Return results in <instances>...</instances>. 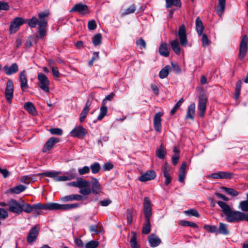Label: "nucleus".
<instances>
[{
    "instance_id": "obj_1",
    "label": "nucleus",
    "mask_w": 248,
    "mask_h": 248,
    "mask_svg": "<svg viewBox=\"0 0 248 248\" xmlns=\"http://www.w3.org/2000/svg\"><path fill=\"white\" fill-rule=\"evenodd\" d=\"M217 204L221 208L222 212L225 216V219L228 222H238L241 221L243 213L234 211L227 203L222 201L217 202Z\"/></svg>"
},
{
    "instance_id": "obj_2",
    "label": "nucleus",
    "mask_w": 248,
    "mask_h": 248,
    "mask_svg": "<svg viewBox=\"0 0 248 248\" xmlns=\"http://www.w3.org/2000/svg\"><path fill=\"white\" fill-rule=\"evenodd\" d=\"M42 210H49V203L45 204L40 203L31 204L25 202L23 200L22 213L23 212L27 213L33 212L37 215H40Z\"/></svg>"
},
{
    "instance_id": "obj_3",
    "label": "nucleus",
    "mask_w": 248,
    "mask_h": 248,
    "mask_svg": "<svg viewBox=\"0 0 248 248\" xmlns=\"http://www.w3.org/2000/svg\"><path fill=\"white\" fill-rule=\"evenodd\" d=\"M68 185L79 188L80 189L79 192L83 195H88L91 193L90 182L81 178H78L76 181L69 183Z\"/></svg>"
},
{
    "instance_id": "obj_4",
    "label": "nucleus",
    "mask_w": 248,
    "mask_h": 248,
    "mask_svg": "<svg viewBox=\"0 0 248 248\" xmlns=\"http://www.w3.org/2000/svg\"><path fill=\"white\" fill-rule=\"evenodd\" d=\"M49 15L48 11H45L39 13L38 17L39 19L38 34L39 37L43 38L46 34V27L47 25V21L46 18Z\"/></svg>"
},
{
    "instance_id": "obj_5",
    "label": "nucleus",
    "mask_w": 248,
    "mask_h": 248,
    "mask_svg": "<svg viewBox=\"0 0 248 248\" xmlns=\"http://www.w3.org/2000/svg\"><path fill=\"white\" fill-rule=\"evenodd\" d=\"M23 200H20L19 201L11 199L8 201L9 208L8 211L12 213L20 214L22 213V204Z\"/></svg>"
},
{
    "instance_id": "obj_6",
    "label": "nucleus",
    "mask_w": 248,
    "mask_h": 248,
    "mask_svg": "<svg viewBox=\"0 0 248 248\" xmlns=\"http://www.w3.org/2000/svg\"><path fill=\"white\" fill-rule=\"evenodd\" d=\"M38 79L39 87L46 93H49L50 81L46 76L44 74L40 73L38 74Z\"/></svg>"
},
{
    "instance_id": "obj_7",
    "label": "nucleus",
    "mask_w": 248,
    "mask_h": 248,
    "mask_svg": "<svg viewBox=\"0 0 248 248\" xmlns=\"http://www.w3.org/2000/svg\"><path fill=\"white\" fill-rule=\"evenodd\" d=\"M78 207V203L60 204L57 203H49V210L59 209L68 210L71 209L77 208Z\"/></svg>"
},
{
    "instance_id": "obj_8",
    "label": "nucleus",
    "mask_w": 248,
    "mask_h": 248,
    "mask_svg": "<svg viewBox=\"0 0 248 248\" xmlns=\"http://www.w3.org/2000/svg\"><path fill=\"white\" fill-rule=\"evenodd\" d=\"M248 40L247 36L244 35L240 44L238 56L241 60L245 58L248 51Z\"/></svg>"
},
{
    "instance_id": "obj_9",
    "label": "nucleus",
    "mask_w": 248,
    "mask_h": 248,
    "mask_svg": "<svg viewBox=\"0 0 248 248\" xmlns=\"http://www.w3.org/2000/svg\"><path fill=\"white\" fill-rule=\"evenodd\" d=\"M60 174H61L60 171H46L41 173H40L39 175L41 176H46L50 178H52L54 179L55 181L56 182H60V181H68V178H67L65 176H58Z\"/></svg>"
},
{
    "instance_id": "obj_10",
    "label": "nucleus",
    "mask_w": 248,
    "mask_h": 248,
    "mask_svg": "<svg viewBox=\"0 0 248 248\" xmlns=\"http://www.w3.org/2000/svg\"><path fill=\"white\" fill-rule=\"evenodd\" d=\"M25 23L24 19L22 17H16L10 23L9 32L10 34L16 33L19 27Z\"/></svg>"
},
{
    "instance_id": "obj_11",
    "label": "nucleus",
    "mask_w": 248,
    "mask_h": 248,
    "mask_svg": "<svg viewBox=\"0 0 248 248\" xmlns=\"http://www.w3.org/2000/svg\"><path fill=\"white\" fill-rule=\"evenodd\" d=\"M40 229L37 225L31 228L27 237V242L29 244H32L37 240L39 235Z\"/></svg>"
},
{
    "instance_id": "obj_12",
    "label": "nucleus",
    "mask_w": 248,
    "mask_h": 248,
    "mask_svg": "<svg viewBox=\"0 0 248 248\" xmlns=\"http://www.w3.org/2000/svg\"><path fill=\"white\" fill-rule=\"evenodd\" d=\"M152 204L149 197H146L144 199L143 211L145 219H150L152 215Z\"/></svg>"
},
{
    "instance_id": "obj_13",
    "label": "nucleus",
    "mask_w": 248,
    "mask_h": 248,
    "mask_svg": "<svg viewBox=\"0 0 248 248\" xmlns=\"http://www.w3.org/2000/svg\"><path fill=\"white\" fill-rule=\"evenodd\" d=\"M207 98L205 95L202 94L199 97L198 109L200 111V116L202 118L204 116L206 108Z\"/></svg>"
},
{
    "instance_id": "obj_14",
    "label": "nucleus",
    "mask_w": 248,
    "mask_h": 248,
    "mask_svg": "<svg viewBox=\"0 0 248 248\" xmlns=\"http://www.w3.org/2000/svg\"><path fill=\"white\" fill-rule=\"evenodd\" d=\"M14 83L12 80H9L6 84L5 95L8 103H11L13 97Z\"/></svg>"
},
{
    "instance_id": "obj_15",
    "label": "nucleus",
    "mask_w": 248,
    "mask_h": 248,
    "mask_svg": "<svg viewBox=\"0 0 248 248\" xmlns=\"http://www.w3.org/2000/svg\"><path fill=\"white\" fill-rule=\"evenodd\" d=\"M178 35L180 39V44L183 46H186L187 45V39L185 26L184 25L180 26L178 32Z\"/></svg>"
},
{
    "instance_id": "obj_16",
    "label": "nucleus",
    "mask_w": 248,
    "mask_h": 248,
    "mask_svg": "<svg viewBox=\"0 0 248 248\" xmlns=\"http://www.w3.org/2000/svg\"><path fill=\"white\" fill-rule=\"evenodd\" d=\"M70 12H78L80 15H85L89 13L88 6L82 3L75 4L70 10Z\"/></svg>"
},
{
    "instance_id": "obj_17",
    "label": "nucleus",
    "mask_w": 248,
    "mask_h": 248,
    "mask_svg": "<svg viewBox=\"0 0 248 248\" xmlns=\"http://www.w3.org/2000/svg\"><path fill=\"white\" fill-rule=\"evenodd\" d=\"M233 176V174L230 172L218 171L210 174L208 177L213 179H231Z\"/></svg>"
},
{
    "instance_id": "obj_18",
    "label": "nucleus",
    "mask_w": 248,
    "mask_h": 248,
    "mask_svg": "<svg viewBox=\"0 0 248 248\" xmlns=\"http://www.w3.org/2000/svg\"><path fill=\"white\" fill-rule=\"evenodd\" d=\"M86 133V130L83 126H80L75 127L71 132L72 136L78 138L84 137Z\"/></svg>"
},
{
    "instance_id": "obj_19",
    "label": "nucleus",
    "mask_w": 248,
    "mask_h": 248,
    "mask_svg": "<svg viewBox=\"0 0 248 248\" xmlns=\"http://www.w3.org/2000/svg\"><path fill=\"white\" fill-rule=\"evenodd\" d=\"M59 141V138L55 137H51L48 139V140L45 143L43 147L42 151L43 153H46L48 151L50 150L53 145Z\"/></svg>"
},
{
    "instance_id": "obj_20",
    "label": "nucleus",
    "mask_w": 248,
    "mask_h": 248,
    "mask_svg": "<svg viewBox=\"0 0 248 248\" xmlns=\"http://www.w3.org/2000/svg\"><path fill=\"white\" fill-rule=\"evenodd\" d=\"M155 176V172L154 170H148L142 174L139 178V180L140 182H146L154 179Z\"/></svg>"
},
{
    "instance_id": "obj_21",
    "label": "nucleus",
    "mask_w": 248,
    "mask_h": 248,
    "mask_svg": "<svg viewBox=\"0 0 248 248\" xmlns=\"http://www.w3.org/2000/svg\"><path fill=\"white\" fill-rule=\"evenodd\" d=\"M163 113L161 112L156 113L154 118V126L155 130L159 132L161 129V119Z\"/></svg>"
},
{
    "instance_id": "obj_22",
    "label": "nucleus",
    "mask_w": 248,
    "mask_h": 248,
    "mask_svg": "<svg viewBox=\"0 0 248 248\" xmlns=\"http://www.w3.org/2000/svg\"><path fill=\"white\" fill-rule=\"evenodd\" d=\"M19 79L20 81V87L23 91H25L28 88V85L27 79V74L25 70H23L20 73Z\"/></svg>"
},
{
    "instance_id": "obj_23",
    "label": "nucleus",
    "mask_w": 248,
    "mask_h": 248,
    "mask_svg": "<svg viewBox=\"0 0 248 248\" xmlns=\"http://www.w3.org/2000/svg\"><path fill=\"white\" fill-rule=\"evenodd\" d=\"M148 241L150 246L151 247H156L160 244L161 241L160 239L155 234L152 233L148 237Z\"/></svg>"
},
{
    "instance_id": "obj_24",
    "label": "nucleus",
    "mask_w": 248,
    "mask_h": 248,
    "mask_svg": "<svg viewBox=\"0 0 248 248\" xmlns=\"http://www.w3.org/2000/svg\"><path fill=\"white\" fill-rule=\"evenodd\" d=\"M92 179L91 192H92L95 195L98 194L101 191V185L97 179L93 177Z\"/></svg>"
},
{
    "instance_id": "obj_25",
    "label": "nucleus",
    "mask_w": 248,
    "mask_h": 248,
    "mask_svg": "<svg viewBox=\"0 0 248 248\" xmlns=\"http://www.w3.org/2000/svg\"><path fill=\"white\" fill-rule=\"evenodd\" d=\"M61 201L64 202L77 201H80L83 200V197L78 194H71L64 196L61 199Z\"/></svg>"
},
{
    "instance_id": "obj_26",
    "label": "nucleus",
    "mask_w": 248,
    "mask_h": 248,
    "mask_svg": "<svg viewBox=\"0 0 248 248\" xmlns=\"http://www.w3.org/2000/svg\"><path fill=\"white\" fill-rule=\"evenodd\" d=\"M4 70L7 75H11L18 71V66L16 63H14L10 66H5Z\"/></svg>"
},
{
    "instance_id": "obj_27",
    "label": "nucleus",
    "mask_w": 248,
    "mask_h": 248,
    "mask_svg": "<svg viewBox=\"0 0 248 248\" xmlns=\"http://www.w3.org/2000/svg\"><path fill=\"white\" fill-rule=\"evenodd\" d=\"M195 111V105L194 103L190 104L187 108L186 115L185 118L193 120Z\"/></svg>"
},
{
    "instance_id": "obj_28",
    "label": "nucleus",
    "mask_w": 248,
    "mask_h": 248,
    "mask_svg": "<svg viewBox=\"0 0 248 248\" xmlns=\"http://www.w3.org/2000/svg\"><path fill=\"white\" fill-rule=\"evenodd\" d=\"M24 108L31 115H35L37 114V111L34 105L31 102L25 103Z\"/></svg>"
},
{
    "instance_id": "obj_29",
    "label": "nucleus",
    "mask_w": 248,
    "mask_h": 248,
    "mask_svg": "<svg viewBox=\"0 0 248 248\" xmlns=\"http://www.w3.org/2000/svg\"><path fill=\"white\" fill-rule=\"evenodd\" d=\"M218 4L217 6L216 12L217 14L219 16H221L224 13L225 4H226V0H218Z\"/></svg>"
},
{
    "instance_id": "obj_30",
    "label": "nucleus",
    "mask_w": 248,
    "mask_h": 248,
    "mask_svg": "<svg viewBox=\"0 0 248 248\" xmlns=\"http://www.w3.org/2000/svg\"><path fill=\"white\" fill-rule=\"evenodd\" d=\"M217 232L218 233L223 235H228L230 233L229 230L228 228V225L222 222L219 223Z\"/></svg>"
},
{
    "instance_id": "obj_31",
    "label": "nucleus",
    "mask_w": 248,
    "mask_h": 248,
    "mask_svg": "<svg viewBox=\"0 0 248 248\" xmlns=\"http://www.w3.org/2000/svg\"><path fill=\"white\" fill-rule=\"evenodd\" d=\"M159 52L160 54L164 57H168L169 55L168 46L166 43H162L159 48Z\"/></svg>"
},
{
    "instance_id": "obj_32",
    "label": "nucleus",
    "mask_w": 248,
    "mask_h": 248,
    "mask_svg": "<svg viewBox=\"0 0 248 248\" xmlns=\"http://www.w3.org/2000/svg\"><path fill=\"white\" fill-rule=\"evenodd\" d=\"M170 46L172 50L176 54H180L181 52V48L178 39H176L170 42Z\"/></svg>"
},
{
    "instance_id": "obj_33",
    "label": "nucleus",
    "mask_w": 248,
    "mask_h": 248,
    "mask_svg": "<svg viewBox=\"0 0 248 248\" xmlns=\"http://www.w3.org/2000/svg\"><path fill=\"white\" fill-rule=\"evenodd\" d=\"M196 27L197 31L199 35H202L204 29L202 23L199 17H198L196 19Z\"/></svg>"
},
{
    "instance_id": "obj_34",
    "label": "nucleus",
    "mask_w": 248,
    "mask_h": 248,
    "mask_svg": "<svg viewBox=\"0 0 248 248\" xmlns=\"http://www.w3.org/2000/svg\"><path fill=\"white\" fill-rule=\"evenodd\" d=\"M171 68L170 66L167 65L162 68L159 72V77L160 78L163 79L166 78Z\"/></svg>"
},
{
    "instance_id": "obj_35",
    "label": "nucleus",
    "mask_w": 248,
    "mask_h": 248,
    "mask_svg": "<svg viewBox=\"0 0 248 248\" xmlns=\"http://www.w3.org/2000/svg\"><path fill=\"white\" fill-rule=\"evenodd\" d=\"M166 7L169 8L172 6H176L180 7L181 6V2L180 0H165Z\"/></svg>"
},
{
    "instance_id": "obj_36",
    "label": "nucleus",
    "mask_w": 248,
    "mask_h": 248,
    "mask_svg": "<svg viewBox=\"0 0 248 248\" xmlns=\"http://www.w3.org/2000/svg\"><path fill=\"white\" fill-rule=\"evenodd\" d=\"M221 189L223 190L224 192L227 194L231 195L232 196H236L239 195V193L235 190V189L231 188H228L225 186H222L220 188Z\"/></svg>"
},
{
    "instance_id": "obj_37",
    "label": "nucleus",
    "mask_w": 248,
    "mask_h": 248,
    "mask_svg": "<svg viewBox=\"0 0 248 248\" xmlns=\"http://www.w3.org/2000/svg\"><path fill=\"white\" fill-rule=\"evenodd\" d=\"M145 219V223L142 227V232L144 234H148L151 231L150 219Z\"/></svg>"
},
{
    "instance_id": "obj_38",
    "label": "nucleus",
    "mask_w": 248,
    "mask_h": 248,
    "mask_svg": "<svg viewBox=\"0 0 248 248\" xmlns=\"http://www.w3.org/2000/svg\"><path fill=\"white\" fill-rule=\"evenodd\" d=\"M102 35L99 33L94 35L92 39V42L94 46L99 45L101 43Z\"/></svg>"
},
{
    "instance_id": "obj_39",
    "label": "nucleus",
    "mask_w": 248,
    "mask_h": 248,
    "mask_svg": "<svg viewBox=\"0 0 248 248\" xmlns=\"http://www.w3.org/2000/svg\"><path fill=\"white\" fill-rule=\"evenodd\" d=\"M26 189V187L22 185H20L16 186H15L13 188H10V191L12 193H14L16 194H19L23 191H24Z\"/></svg>"
},
{
    "instance_id": "obj_40",
    "label": "nucleus",
    "mask_w": 248,
    "mask_h": 248,
    "mask_svg": "<svg viewBox=\"0 0 248 248\" xmlns=\"http://www.w3.org/2000/svg\"><path fill=\"white\" fill-rule=\"evenodd\" d=\"M132 236L130 241L131 248H140L139 246L137 244L136 232H132Z\"/></svg>"
},
{
    "instance_id": "obj_41",
    "label": "nucleus",
    "mask_w": 248,
    "mask_h": 248,
    "mask_svg": "<svg viewBox=\"0 0 248 248\" xmlns=\"http://www.w3.org/2000/svg\"><path fill=\"white\" fill-rule=\"evenodd\" d=\"M156 156L160 159H163L166 155L165 148L163 145H161L159 148L156 151Z\"/></svg>"
},
{
    "instance_id": "obj_42",
    "label": "nucleus",
    "mask_w": 248,
    "mask_h": 248,
    "mask_svg": "<svg viewBox=\"0 0 248 248\" xmlns=\"http://www.w3.org/2000/svg\"><path fill=\"white\" fill-rule=\"evenodd\" d=\"M242 82L241 80L237 81L235 84V91L234 93V98L237 99L240 94V91L241 88Z\"/></svg>"
},
{
    "instance_id": "obj_43",
    "label": "nucleus",
    "mask_w": 248,
    "mask_h": 248,
    "mask_svg": "<svg viewBox=\"0 0 248 248\" xmlns=\"http://www.w3.org/2000/svg\"><path fill=\"white\" fill-rule=\"evenodd\" d=\"M39 21L35 16L27 20V23L31 28H35L38 24L39 25Z\"/></svg>"
},
{
    "instance_id": "obj_44",
    "label": "nucleus",
    "mask_w": 248,
    "mask_h": 248,
    "mask_svg": "<svg viewBox=\"0 0 248 248\" xmlns=\"http://www.w3.org/2000/svg\"><path fill=\"white\" fill-rule=\"evenodd\" d=\"M108 112V108L105 106L103 105L101 108L100 110V113L97 117L98 120H102L105 116L107 114Z\"/></svg>"
},
{
    "instance_id": "obj_45",
    "label": "nucleus",
    "mask_w": 248,
    "mask_h": 248,
    "mask_svg": "<svg viewBox=\"0 0 248 248\" xmlns=\"http://www.w3.org/2000/svg\"><path fill=\"white\" fill-rule=\"evenodd\" d=\"M90 169L93 173L96 174L100 171L101 167L99 163L94 162L91 165Z\"/></svg>"
},
{
    "instance_id": "obj_46",
    "label": "nucleus",
    "mask_w": 248,
    "mask_h": 248,
    "mask_svg": "<svg viewBox=\"0 0 248 248\" xmlns=\"http://www.w3.org/2000/svg\"><path fill=\"white\" fill-rule=\"evenodd\" d=\"M179 224L183 226H189L194 228H198V227L196 223L186 220H180L179 222Z\"/></svg>"
},
{
    "instance_id": "obj_47",
    "label": "nucleus",
    "mask_w": 248,
    "mask_h": 248,
    "mask_svg": "<svg viewBox=\"0 0 248 248\" xmlns=\"http://www.w3.org/2000/svg\"><path fill=\"white\" fill-rule=\"evenodd\" d=\"M65 174L66 175V177L68 178V180L73 179L76 176V170L75 169L70 170L69 171L66 172Z\"/></svg>"
},
{
    "instance_id": "obj_48",
    "label": "nucleus",
    "mask_w": 248,
    "mask_h": 248,
    "mask_svg": "<svg viewBox=\"0 0 248 248\" xmlns=\"http://www.w3.org/2000/svg\"><path fill=\"white\" fill-rule=\"evenodd\" d=\"M184 214L186 215L198 217H200V214L198 212L194 209L185 211Z\"/></svg>"
},
{
    "instance_id": "obj_49",
    "label": "nucleus",
    "mask_w": 248,
    "mask_h": 248,
    "mask_svg": "<svg viewBox=\"0 0 248 248\" xmlns=\"http://www.w3.org/2000/svg\"><path fill=\"white\" fill-rule=\"evenodd\" d=\"M239 208L244 212L248 211V201H242L239 203Z\"/></svg>"
},
{
    "instance_id": "obj_50",
    "label": "nucleus",
    "mask_w": 248,
    "mask_h": 248,
    "mask_svg": "<svg viewBox=\"0 0 248 248\" xmlns=\"http://www.w3.org/2000/svg\"><path fill=\"white\" fill-rule=\"evenodd\" d=\"M91 105V102L89 100H88L86 102V105L84 108L83 109L80 114H81V115H84L87 116V115L90 110V107Z\"/></svg>"
},
{
    "instance_id": "obj_51",
    "label": "nucleus",
    "mask_w": 248,
    "mask_h": 248,
    "mask_svg": "<svg viewBox=\"0 0 248 248\" xmlns=\"http://www.w3.org/2000/svg\"><path fill=\"white\" fill-rule=\"evenodd\" d=\"M203 228L212 233H215L217 232V228L214 225H206L204 226Z\"/></svg>"
},
{
    "instance_id": "obj_52",
    "label": "nucleus",
    "mask_w": 248,
    "mask_h": 248,
    "mask_svg": "<svg viewBox=\"0 0 248 248\" xmlns=\"http://www.w3.org/2000/svg\"><path fill=\"white\" fill-rule=\"evenodd\" d=\"M99 245L97 241H91L87 243L85 245L86 248H96Z\"/></svg>"
},
{
    "instance_id": "obj_53",
    "label": "nucleus",
    "mask_w": 248,
    "mask_h": 248,
    "mask_svg": "<svg viewBox=\"0 0 248 248\" xmlns=\"http://www.w3.org/2000/svg\"><path fill=\"white\" fill-rule=\"evenodd\" d=\"M202 41L203 47H206L210 44V41L205 34H202Z\"/></svg>"
},
{
    "instance_id": "obj_54",
    "label": "nucleus",
    "mask_w": 248,
    "mask_h": 248,
    "mask_svg": "<svg viewBox=\"0 0 248 248\" xmlns=\"http://www.w3.org/2000/svg\"><path fill=\"white\" fill-rule=\"evenodd\" d=\"M136 10V7L134 5H132L127 8L123 13V15H126L134 13Z\"/></svg>"
},
{
    "instance_id": "obj_55",
    "label": "nucleus",
    "mask_w": 248,
    "mask_h": 248,
    "mask_svg": "<svg viewBox=\"0 0 248 248\" xmlns=\"http://www.w3.org/2000/svg\"><path fill=\"white\" fill-rule=\"evenodd\" d=\"M49 131L52 135H61L62 130L59 128H53L49 129Z\"/></svg>"
},
{
    "instance_id": "obj_56",
    "label": "nucleus",
    "mask_w": 248,
    "mask_h": 248,
    "mask_svg": "<svg viewBox=\"0 0 248 248\" xmlns=\"http://www.w3.org/2000/svg\"><path fill=\"white\" fill-rule=\"evenodd\" d=\"M136 44L138 46H140L141 49L146 48V42L141 38L137 41Z\"/></svg>"
},
{
    "instance_id": "obj_57",
    "label": "nucleus",
    "mask_w": 248,
    "mask_h": 248,
    "mask_svg": "<svg viewBox=\"0 0 248 248\" xmlns=\"http://www.w3.org/2000/svg\"><path fill=\"white\" fill-rule=\"evenodd\" d=\"M88 28L90 30H94L96 28V24L94 20H92L88 23Z\"/></svg>"
},
{
    "instance_id": "obj_58",
    "label": "nucleus",
    "mask_w": 248,
    "mask_h": 248,
    "mask_svg": "<svg viewBox=\"0 0 248 248\" xmlns=\"http://www.w3.org/2000/svg\"><path fill=\"white\" fill-rule=\"evenodd\" d=\"M8 217V212L5 209L0 208V219H5Z\"/></svg>"
},
{
    "instance_id": "obj_59",
    "label": "nucleus",
    "mask_w": 248,
    "mask_h": 248,
    "mask_svg": "<svg viewBox=\"0 0 248 248\" xmlns=\"http://www.w3.org/2000/svg\"><path fill=\"white\" fill-rule=\"evenodd\" d=\"M9 6L8 3L6 2L0 1V11L5 10L8 11L9 10Z\"/></svg>"
},
{
    "instance_id": "obj_60",
    "label": "nucleus",
    "mask_w": 248,
    "mask_h": 248,
    "mask_svg": "<svg viewBox=\"0 0 248 248\" xmlns=\"http://www.w3.org/2000/svg\"><path fill=\"white\" fill-rule=\"evenodd\" d=\"M78 171L80 175H83L90 172V168L88 166H84L81 169H78Z\"/></svg>"
},
{
    "instance_id": "obj_61",
    "label": "nucleus",
    "mask_w": 248,
    "mask_h": 248,
    "mask_svg": "<svg viewBox=\"0 0 248 248\" xmlns=\"http://www.w3.org/2000/svg\"><path fill=\"white\" fill-rule=\"evenodd\" d=\"M91 232H94V233H99L101 231L100 229L98 228L97 225H92L89 228Z\"/></svg>"
},
{
    "instance_id": "obj_62",
    "label": "nucleus",
    "mask_w": 248,
    "mask_h": 248,
    "mask_svg": "<svg viewBox=\"0 0 248 248\" xmlns=\"http://www.w3.org/2000/svg\"><path fill=\"white\" fill-rule=\"evenodd\" d=\"M51 70L52 72L53 76L56 78H59L60 77V73L58 68L56 67H51Z\"/></svg>"
},
{
    "instance_id": "obj_63",
    "label": "nucleus",
    "mask_w": 248,
    "mask_h": 248,
    "mask_svg": "<svg viewBox=\"0 0 248 248\" xmlns=\"http://www.w3.org/2000/svg\"><path fill=\"white\" fill-rule=\"evenodd\" d=\"M104 170H109L112 169L113 167V165L109 162L105 163L103 166Z\"/></svg>"
},
{
    "instance_id": "obj_64",
    "label": "nucleus",
    "mask_w": 248,
    "mask_h": 248,
    "mask_svg": "<svg viewBox=\"0 0 248 248\" xmlns=\"http://www.w3.org/2000/svg\"><path fill=\"white\" fill-rule=\"evenodd\" d=\"M171 64L173 70L174 71H175L177 73L180 72L181 68H180L179 66L176 63H175L174 62H171Z\"/></svg>"
}]
</instances>
